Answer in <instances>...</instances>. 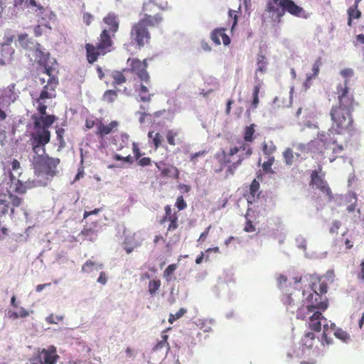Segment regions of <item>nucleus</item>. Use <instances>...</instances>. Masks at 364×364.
Returning <instances> with one entry per match:
<instances>
[{
  "label": "nucleus",
  "instance_id": "0eeeda50",
  "mask_svg": "<svg viewBox=\"0 0 364 364\" xmlns=\"http://www.w3.org/2000/svg\"><path fill=\"white\" fill-rule=\"evenodd\" d=\"M250 145L243 141L237 142V145L230 149L228 153L224 150L216 154V159L222 164H230L228 172L232 175L235 169L241 164L242 161L252 154Z\"/></svg>",
  "mask_w": 364,
  "mask_h": 364
},
{
  "label": "nucleus",
  "instance_id": "052dcab7",
  "mask_svg": "<svg viewBox=\"0 0 364 364\" xmlns=\"http://www.w3.org/2000/svg\"><path fill=\"white\" fill-rule=\"evenodd\" d=\"M221 38L223 40V43L225 46H228L230 43V39L229 36L225 33V30L223 28V33H221Z\"/></svg>",
  "mask_w": 364,
  "mask_h": 364
},
{
  "label": "nucleus",
  "instance_id": "338daca9",
  "mask_svg": "<svg viewBox=\"0 0 364 364\" xmlns=\"http://www.w3.org/2000/svg\"><path fill=\"white\" fill-rule=\"evenodd\" d=\"M19 317L25 318L29 315L28 311L23 307H20L18 311Z\"/></svg>",
  "mask_w": 364,
  "mask_h": 364
},
{
  "label": "nucleus",
  "instance_id": "0e129e2a",
  "mask_svg": "<svg viewBox=\"0 0 364 364\" xmlns=\"http://www.w3.org/2000/svg\"><path fill=\"white\" fill-rule=\"evenodd\" d=\"M314 79V77H312V75H306V81L304 82V89L305 90H307L310 87L311 83V80Z\"/></svg>",
  "mask_w": 364,
  "mask_h": 364
},
{
  "label": "nucleus",
  "instance_id": "6e6d98bb",
  "mask_svg": "<svg viewBox=\"0 0 364 364\" xmlns=\"http://www.w3.org/2000/svg\"><path fill=\"white\" fill-rule=\"evenodd\" d=\"M210 229V226H208L206 230L202 232L200 235V237L199 239L198 240V242H203L205 240V239L207 238L208 235V233H209V230Z\"/></svg>",
  "mask_w": 364,
  "mask_h": 364
},
{
  "label": "nucleus",
  "instance_id": "412c9836",
  "mask_svg": "<svg viewBox=\"0 0 364 364\" xmlns=\"http://www.w3.org/2000/svg\"><path fill=\"white\" fill-rule=\"evenodd\" d=\"M167 3L158 4L157 0H148L144 3L142 13L151 14L156 11V9L164 10L166 7Z\"/></svg>",
  "mask_w": 364,
  "mask_h": 364
},
{
  "label": "nucleus",
  "instance_id": "774afa93",
  "mask_svg": "<svg viewBox=\"0 0 364 364\" xmlns=\"http://www.w3.org/2000/svg\"><path fill=\"white\" fill-rule=\"evenodd\" d=\"M358 277L364 280V260L360 264V272L358 273Z\"/></svg>",
  "mask_w": 364,
  "mask_h": 364
},
{
  "label": "nucleus",
  "instance_id": "09e8293b",
  "mask_svg": "<svg viewBox=\"0 0 364 364\" xmlns=\"http://www.w3.org/2000/svg\"><path fill=\"white\" fill-rule=\"evenodd\" d=\"M165 210H166V217H169V220H171V224L169 226V229H171L172 228H176V218L172 219V217L171 216V208L169 206H166Z\"/></svg>",
  "mask_w": 364,
  "mask_h": 364
},
{
  "label": "nucleus",
  "instance_id": "3c124183",
  "mask_svg": "<svg viewBox=\"0 0 364 364\" xmlns=\"http://www.w3.org/2000/svg\"><path fill=\"white\" fill-rule=\"evenodd\" d=\"M259 183L256 180H254L250 188V193L254 196L257 193Z\"/></svg>",
  "mask_w": 364,
  "mask_h": 364
},
{
  "label": "nucleus",
  "instance_id": "e2e57ef3",
  "mask_svg": "<svg viewBox=\"0 0 364 364\" xmlns=\"http://www.w3.org/2000/svg\"><path fill=\"white\" fill-rule=\"evenodd\" d=\"M125 353H126V356L127 358H134L135 355H136V352L134 350H133L132 348H127L126 350H125Z\"/></svg>",
  "mask_w": 364,
  "mask_h": 364
},
{
  "label": "nucleus",
  "instance_id": "f8f14e48",
  "mask_svg": "<svg viewBox=\"0 0 364 364\" xmlns=\"http://www.w3.org/2000/svg\"><path fill=\"white\" fill-rule=\"evenodd\" d=\"M127 63L130 65V70L132 73H135L141 82L146 84L149 83V75L146 71L147 63L146 60L143 61L139 59H130L127 60Z\"/></svg>",
  "mask_w": 364,
  "mask_h": 364
},
{
  "label": "nucleus",
  "instance_id": "603ef678",
  "mask_svg": "<svg viewBox=\"0 0 364 364\" xmlns=\"http://www.w3.org/2000/svg\"><path fill=\"white\" fill-rule=\"evenodd\" d=\"M176 206L180 210H183L186 207V203L183 199L182 196L178 198L176 201Z\"/></svg>",
  "mask_w": 364,
  "mask_h": 364
},
{
  "label": "nucleus",
  "instance_id": "a878e982",
  "mask_svg": "<svg viewBox=\"0 0 364 364\" xmlns=\"http://www.w3.org/2000/svg\"><path fill=\"white\" fill-rule=\"evenodd\" d=\"M14 53V50L9 45H3L1 49V59L0 63L5 65L9 63Z\"/></svg>",
  "mask_w": 364,
  "mask_h": 364
},
{
  "label": "nucleus",
  "instance_id": "b1692460",
  "mask_svg": "<svg viewBox=\"0 0 364 364\" xmlns=\"http://www.w3.org/2000/svg\"><path fill=\"white\" fill-rule=\"evenodd\" d=\"M16 45L28 50L29 51L34 48L36 43L31 41L27 34H20L16 41Z\"/></svg>",
  "mask_w": 364,
  "mask_h": 364
},
{
  "label": "nucleus",
  "instance_id": "f03ea898",
  "mask_svg": "<svg viewBox=\"0 0 364 364\" xmlns=\"http://www.w3.org/2000/svg\"><path fill=\"white\" fill-rule=\"evenodd\" d=\"M48 76V83L43 87L40 95L35 100L33 105L38 111V114L33 115L34 131L32 133L33 149L37 156L33 157V164L36 170L46 171L48 174L55 173L56 164L60 163L57 158H50L45 155V145L50 141V134L48 128L54 122L55 117L46 115V100L52 99L55 96V87L58 80L53 76Z\"/></svg>",
  "mask_w": 364,
  "mask_h": 364
},
{
  "label": "nucleus",
  "instance_id": "c9c22d12",
  "mask_svg": "<svg viewBox=\"0 0 364 364\" xmlns=\"http://www.w3.org/2000/svg\"><path fill=\"white\" fill-rule=\"evenodd\" d=\"M274 156L267 157V161L264 162L262 164V169L267 173H274V171L272 168V166L274 164Z\"/></svg>",
  "mask_w": 364,
  "mask_h": 364
},
{
  "label": "nucleus",
  "instance_id": "69168bd1",
  "mask_svg": "<svg viewBox=\"0 0 364 364\" xmlns=\"http://www.w3.org/2000/svg\"><path fill=\"white\" fill-rule=\"evenodd\" d=\"M186 312V310L185 309L181 308L179 311H178L175 314H173V320H177L180 318L181 316L184 315V314Z\"/></svg>",
  "mask_w": 364,
  "mask_h": 364
},
{
  "label": "nucleus",
  "instance_id": "39448f33",
  "mask_svg": "<svg viewBox=\"0 0 364 364\" xmlns=\"http://www.w3.org/2000/svg\"><path fill=\"white\" fill-rule=\"evenodd\" d=\"M336 140L330 138V141H328V136L325 132H318V139L312 140L308 144L302 143H293L292 149L296 150L295 152L301 154V156L306 158V154L309 151L324 153L327 150H332V154L334 155L333 157L328 156L330 162L335 161L336 157L341 156L344 150V147L341 144H336ZM328 156V153H326Z\"/></svg>",
  "mask_w": 364,
  "mask_h": 364
},
{
  "label": "nucleus",
  "instance_id": "de8ad7c7",
  "mask_svg": "<svg viewBox=\"0 0 364 364\" xmlns=\"http://www.w3.org/2000/svg\"><path fill=\"white\" fill-rule=\"evenodd\" d=\"M63 319V316H54L53 314H50V316L46 318V321L48 323H58L59 321Z\"/></svg>",
  "mask_w": 364,
  "mask_h": 364
},
{
  "label": "nucleus",
  "instance_id": "49530a36",
  "mask_svg": "<svg viewBox=\"0 0 364 364\" xmlns=\"http://www.w3.org/2000/svg\"><path fill=\"white\" fill-rule=\"evenodd\" d=\"M321 65V59L318 58L315 61V63L313 65L312 73L310 74L311 75H312V77L315 78L318 75Z\"/></svg>",
  "mask_w": 364,
  "mask_h": 364
},
{
  "label": "nucleus",
  "instance_id": "8fccbe9b",
  "mask_svg": "<svg viewBox=\"0 0 364 364\" xmlns=\"http://www.w3.org/2000/svg\"><path fill=\"white\" fill-rule=\"evenodd\" d=\"M150 271L153 272L152 273H150V272H144L141 276V281H144L146 279H149V281L152 279H154L155 277H154V274L155 273V269H150Z\"/></svg>",
  "mask_w": 364,
  "mask_h": 364
},
{
  "label": "nucleus",
  "instance_id": "a19ab883",
  "mask_svg": "<svg viewBox=\"0 0 364 364\" xmlns=\"http://www.w3.org/2000/svg\"><path fill=\"white\" fill-rule=\"evenodd\" d=\"M221 33H223V28H217L212 31L210 34L211 40L216 44H220Z\"/></svg>",
  "mask_w": 364,
  "mask_h": 364
},
{
  "label": "nucleus",
  "instance_id": "37998d69",
  "mask_svg": "<svg viewBox=\"0 0 364 364\" xmlns=\"http://www.w3.org/2000/svg\"><path fill=\"white\" fill-rule=\"evenodd\" d=\"M296 245L298 248H300L303 250L304 251H306V240L304 238V236L299 235L296 237L295 238Z\"/></svg>",
  "mask_w": 364,
  "mask_h": 364
},
{
  "label": "nucleus",
  "instance_id": "13d9d810",
  "mask_svg": "<svg viewBox=\"0 0 364 364\" xmlns=\"http://www.w3.org/2000/svg\"><path fill=\"white\" fill-rule=\"evenodd\" d=\"M114 159L117 161H123L127 163H132V157L131 156H127L126 157H123L119 154H116L114 156Z\"/></svg>",
  "mask_w": 364,
  "mask_h": 364
},
{
  "label": "nucleus",
  "instance_id": "4be33fe9",
  "mask_svg": "<svg viewBox=\"0 0 364 364\" xmlns=\"http://www.w3.org/2000/svg\"><path fill=\"white\" fill-rule=\"evenodd\" d=\"M96 125L97 129L96 134L102 137L109 134L113 129L116 128L118 125V123L116 121H112L109 124L105 125L101 122H100Z\"/></svg>",
  "mask_w": 364,
  "mask_h": 364
},
{
  "label": "nucleus",
  "instance_id": "5701e85b",
  "mask_svg": "<svg viewBox=\"0 0 364 364\" xmlns=\"http://www.w3.org/2000/svg\"><path fill=\"white\" fill-rule=\"evenodd\" d=\"M103 268V265L101 263L88 259L82 267V272L87 274H92L95 272H97Z\"/></svg>",
  "mask_w": 364,
  "mask_h": 364
},
{
  "label": "nucleus",
  "instance_id": "f257e3e1",
  "mask_svg": "<svg viewBox=\"0 0 364 364\" xmlns=\"http://www.w3.org/2000/svg\"><path fill=\"white\" fill-rule=\"evenodd\" d=\"M304 279L296 276L287 279L284 275L277 278L278 286L283 291L282 301L287 310L291 314H296L299 319H309V326L315 331H320L321 324L323 326V336L326 338L328 331L327 319L321 311L328 308V299L326 296L327 285L319 284V293L315 288L309 286L302 291Z\"/></svg>",
  "mask_w": 364,
  "mask_h": 364
},
{
  "label": "nucleus",
  "instance_id": "2eb2a0df",
  "mask_svg": "<svg viewBox=\"0 0 364 364\" xmlns=\"http://www.w3.org/2000/svg\"><path fill=\"white\" fill-rule=\"evenodd\" d=\"M279 6L282 8V12L283 14L284 11H287L291 14L298 17L307 18L309 16V14L306 13L303 8L295 4L291 0H280Z\"/></svg>",
  "mask_w": 364,
  "mask_h": 364
},
{
  "label": "nucleus",
  "instance_id": "680f3d73",
  "mask_svg": "<svg viewBox=\"0 0 364 364\" xmlns=\"http://www.w3.org/2000/svg\"><path fill=\"white\" fill-rule=\"evenodd\" d=\"M210 252L219 253L220 252V250H219V248L218 247H213V248H208L205 251V259L206 260L209 259V254Z\"/></svg>",
  "mask_w": 364,
  "mask_h": 364
},
{
  "label": "nucleus",
  "instance_id": "f704fd0d",
  "mask_svg": "<svg viewBox=\"0 0 364 364\" xmlns=\"http://www.w3.org/2000/svg\"><path fill=\"white\" fill-rule=\"evenodd\" d=\"M255 133L254 124L247 127L244 134V141L245 143L251 142L253 140V134Z\"/></svg>",
  "mask_w": 364,
  "mask_h": 364
},
{
  "label": "nucleus",
  "instance_id": "393cba45",
  "mask_svg": "<svg viewBox=\"0 0 364 364\" xmlns=\"http://www.w3.org/2000/svg\"><path fill=\"white\" fill-rule=\"evenodd\" d=\"M136 92L138 93L139 100L144 102H149L153 96V94L149 92L148 87L143 83H141L139 87L136 88Z\"/></svg>",
  "mask_w": 364,
  "mask_h": 364
},
{
  "label": "nucleus",
  "instance_id": "4d7b16f0",
  "mask_svg": "<svg viewBox=\"0 0 364 364\" xmlns=\"http://www.w3.org/2000/svg\"><path fill=\"white\" fill-rule=\"evenodd\" d=\"M340 226H341V222L340 221H338V220L333 221V223H332V226L330 228V232L331 233L336 232L337 230L340 228Z\"/></svg>",
  "mask_w": 364,
  "mask_h": 364
},
{
  "label": "nucleus",
  "instance_id": "c85d7f7f",
  "mask_svg": "<svg viewBox=\"0 0 364 364\" xmlns=\"http://www.w3.org/2000/svg\"><path fill=\"white\" fill-rule=\"evenodd\" d=\"M148 107V105H141L139 110L136 113L140 115L139 121L141 124H144L146 119L151 120L150 114L147 112Z\"/></svg>",
  "mask_w": 364,
  "mask_h": 364
},
{
  "label": "nucleus",
  "instance_id": "7c9ffc66",
  "mask_svg": "<svg viewBox=\"0 0 364 364\" xmlns=\"http://www.w3.org/2000/svg\"><path fill=\"white\" fill-rule=\"evenodd\" d=\"M341 75L345 79L344 85H339L338 86H342L343 87H348V80L350 79L353 75L354 72L351 68H345L341 70Z\"/></svg>",
  "mask_w": 364,
  "mask_h": 364
},
{
  "label": "nucleus",
  "instance_id": "6e6552de",
  "mask_svg": "<svg viewBox=\"0 0 364 364\" xmlns=\"http://www.w3.org/2000/svg\"><path fill=\"white\" fill-rule=\"evenodd\" d=\"M140 16L141 18L137 23L132 26L130 35L132 43H136L139 48H141L148 43L150 38L147 26H158L162 21L163 18L159 14L152 16L150 14L144 13L141 14Z\"/></svg>",
  "mask_w": 364,
  "mask_h": 364
},
{
  "label": "nucleus",
  "instance_id": "dca6fc26",
  "mask_svg": "<svg viewBox=\"0 0 364 364\" xmlns=\"http://www.w3.org/2000/svg\"><path fill=\"white\" fill-rule=\"evenodd\" d=\"M328 331H327V336L326 338L323 336V333H322L321 340L322 342L325 341V342L328 345L331 343L332 338L328 337V335L331 334V333L334 331L333 335L338 338V339L343 341L345 343L348 342L350 340V336L344 331H343L341 328H338L335 330L336 325L333 323H331V321H328ZM323 329V333H324L323 326L321 324V330Z\"/></svg>",
  "mask_w": 364,
  "mask_h": 364
},
{
  "label": "nucleus",
  "instance_id": "473e14b6",
  "mask_svg": "<svg viewBox=\"0 0 364 364\" xmlns=\"http://www.w3.org/2000/svg\"><path fill=\"white\" fill-rule=\"evenodd\" d=\"M276 151V146L274 144L272 141L264 142L262 144V151L264 155H267V157L271 156Z\"/></svg>",
  "mask_w": 364,
  "mask_h": 364
},
{
  "label": "nucleus",
  "instance_id": "864d4df0",
  "mask_svg": "<svg viewBox=\"0 0 364 364\" xmlns=\"http://www.w3.org/2000/svg\"><path fill=\"white\" fill-rule=\"evenodd\" d=\"M97 281L98 283L105 285L107 282V277L105 272H101Z\"/></svg>",
  "mask_w": 364,
  "mask_h": 364
},
{
  "label": "nucleus",
  "instance_id": "6ab92c4d",
  "mask_svg": "<svg viewBox=\"0 0 364 364\" xmlns=\"http://www.w3.org/2000/svg\"><path fill=\"white\" fill-rule=\"evenodd\" d=\"M283 157L286 165L289 166L305 159V157L301 156V154L299 152L294 153L293 149L291 148H287L284 150L283 152Z\"/></svg>",
  "mask_w": 364,
  "mask_h": 364
},
{
  "label": "nucleus",
  "instance_id": "cd10ccee",
  "mask_svg": "<svg viewBox=\"0 0 364 364\" xmlns=\"http://www.w3.org/2000/svg\"><path fill=\"white\" fill-rule=\"evenodd\" d=\"M80 234L84 239L91 242L95 241L97 237V231L92 228H84Z\"/></svg>",
  "mask_w": 364,
  "mask_h": 364
},
{
  "label": "nucleus",
  "instance_id": "c03bdc74",
  "mask_svg": "<svg viewBox=\"0 0 364 364\" xmlns=\"http://www.w3.org/2000/svg\"><path fill=\"white\" fill-rule=\"evenodd\" d=\"M178 134L177 129H171L168 131L166 138L169 144L175 145V137Z\"/></svg>",
  "mask_w": 364,
  "mask_h": 364
},
{
  "label": "nucleus",
  "instance_id": "7ed1b4c3",
  "mask_svg": "<svg viewBox=\"0 0 364 364\" xmlns=\"http://www.w3.org/2000/svg\"><path fill=\"white\" fill-rule=\"evenodd\" d=\"M31 139L33 140L32 138ZM32 144L33 145V142ZM33 150L32 164L37 178L32 181H28L26 182V185H23L21 181L18 178L21 174L19 162L14 159L8 165L9 174H4V177L0 183V211L2 214L8 212L9 204H12L13 206H18L21 204V199L14 196V193H23L26 188L46 186L50 178L58 173L57 166L59 163L56 164L53 174H48L46 171L36 170L33 164V157L37 156V154L33 149Z\"/></svg>",
  "mask_w": 364,
  "mask_h": 364
},
{
  "label": "nucleus",
  "instance_id": "bb28decb",
  "mask_svg": "<svg viewBox=\"0 0 364 364\" xmlns=\"http://www.w3.org/2000/svg\"><path fill=\"white\" fill-rule=\"evenodd\" d=\"M159 170L161 171V175L164 177L174 178L178 177V170L177 168L173 166H169L165 168H162L160 164H156Z\"/></svg>",
  "mask_w": 364,
  "mask_h": 364
},
{
  "label": "nucleus",
  "instance_id": "ea45409f",
  "mask_svg": "<svg viewBox=\"0 0 364 364\" xmlns=\"http://www.w3.org/2000/svg\"><path fill=\"white\" fill-rule=\"evenodd\" d=\"M112 77L114 79L113 83L114 85H121L126 82V77L124 75L118 71H115L112 73Z\"/></svg>",
  "mask_w": 364,
  "mask_h": 364
},
{
  "label": "nucleus",
  "instance_id": "4468645a",
  "mask_svg": "<svg viewBox=\"0 0 364 364\" xmlns=\"http://www.w3.org/2000/svg\"><path fill=\"white\" fill-rule=\"evenodd\" d=\"M342 203L346 206V210L349 213H355L353 216V220L357 223L360 220V208L355 209L358 203V198L356 194L353 192H348L346 195L341 196Z\"/></svg>",
  "mask_w": 364,
  "mask_h": 364
},
{
  "label": "nucleus",
  "instance_id": "a211bd4d",
  "mask_svg": "<svg viewBox=\"0 0 364 364\" xmlns=\"http://www.w3.org/2000/svg\"><path fill=\"white\" fill-rule=\"evenodd\" d=\"M142 240L140 232L134 233L132 235H126L124 244L127 253H131L135 247L141 245Z\"/></svg>",
  "mask_w": 364,
  "mask_h": 364
},
{
  "label": "nucleus",
  "instance_id": "72a5a7b5",
  "mask_svg": "<svg viewBox=\"0 0 364 364\" xmlns=\"http://www.w3.org/2000/svg\"><path fill=\"white\" fill-rule=\"evenodd\" d=\"M257 68L256 71V75H257V72L264 73L266 70V66L267 64V59L265 56L262 54H259L257 57Z\"/></svg>",
  "mask_w": 364,
  "mask_h": 364
},
{
  "label": "nucleus",
  "instance_id": "423d86ee",
  "mask_svg": "<svg viewBox=\"0 0 364 364\" xmlns=\"http://www.w3.org/2000/svg\"><path fill=\"white\" fill-rule=\"evenodd\" d=\"M104 22L109 26V28H105L102 31L97 46L86 45L87 60L91 63L96 61L99 55H103L111 51L112 41L110 33L114 36L119 28V22L113 14H109L105 17Z\"/></svg>",
  "mask_w": 364,
  "mask_h": 364
},
{
  "label": "nucleus",
  "instance_id": "bf43d9fd",
  "mask_svg": "<svg viewBox=\"0 0 364 364\" xmlns=\"http://www.w3.org/2000/svg\"><path fill=\"white\" fill-rule=\"evenodd\" d=\"M93 19L92 15H91L89 13H85L83 15V21L85 23H86L87 26L90 24Z\"/></svg>",
  "mask_w": 364,
  "mask_h": 364
},
{
  "label": "nucleus",
  "instance_id": "5fc2aeb1",
  "mask_svg": "<svg viewBox=\"0 0 364 364\" xmlns=\"http://www.w3.org/2000/svg\"><path fill=\"white\" fill-rule=\"evenodd\" d=\"M305 128L316 129L318 128V126L316 123L314 122L306 121L304 123V127L302 129L304 130Z\"/></svg>",
  "mask_w": 364,
  "mask_h": 364
},
{
  "label": "nucleus",
  "instance_id": "9b49d317",
  "mask_svg": "<svg viewBox=\"0 0 364 364\" xmlns=\"http://www.w3.org/2000/svg\"><path fill=\"white\" fill-rule=\"evenodd\" d=\"M33 60L44 66L47 75H51L53 70L52 67L48 65L49 53L45 51V49L39 43H36L34 48L29 51L28 54Z\"/></svg>",
  "mask_w": 364,
  "mask_h": 364
},
{
  "label": "nucleus",
  "instance_id": "c756f323",
  "mask_svg": "<svg viewBox=\"0 0 364 364\" xmlns=\"http://www.w3.org/2000/svg\"><path fill=\"white\" fill-rule=\"evenodd\" d=\"M161 281L159 279L154 278L151 279L148 284L149 293L154 296L156 294L161 287Z\"/></svg>",
  "mask_w": 364,
  "mask_h": 364
},
{
  "label": "nucleus",
  "instance_id": "e433bc0d",
  "mask_svg": "<svg viewBox=\"0 0 364 364\" xmlns=\"http://www.w3.org/2000/svg\"><path fill=\"white\" fill-rule=\"evenodd\" d=\"M357 8L358 7H355V6H354L353 7H350L348 11L349 16L348 23L349 26L351 25L352 18H358L360 16V12L359 10H358Z\"/></svg>",
  "mask_w": 364,
  "mask_h": 364
},
{
  "label": "nucleus",
  "instance_id": "1a4fd4ad",
  "mask_svg": "<svg viewBox=\"0 0 364 364\" xmlns=\"http://www.w3.org/2000/svg\"><path fill=\"white\" fill-rule=\"evenodd\" d=\"M28 2L30 5L37 6L36 14L39 19L38 24L34 28V33L36 36H40L47 31L51 30L49 22L54 17V14L49 9L44 8L38 1L30 0Z\"/></svg>",
  "mask_w": 364,
  "mask_h": 364
},
{
  "label": "nucleus",
  "instance_id": "f3484780",
  "mask_svg": "<svg viewBox=\"0 0 364 364\" xmlns=\"http://www.w3.org/2000/svg\"><path fill=\"white\" fill-rule=\"evenodd\" d=\"M311 183L314 186L320 189L323 193L326 194L328 197V200H331L333 198L331 191L326 182L323 179L322 176H320L316 171H314L311 173Z\"/></svg>",
  "mask_w": 364,
  "mask_h": 364
},
{
  "label": "nucleus",
  "instance_id": "20e7f679",
  "mask_svg": "<svg viewBox=\"0 0 364 364\" xmlns=\"http://www.w3.org/2000/svg\"><path fill=\"white\" fill-rule=\"evenodd\" d=\"M337 94L339 106L333 107L331 111L333 126L328 133H325L328 136V141H330V138L337 141L334 136L335 134H341L343 131L347 130L353 123L350 112L353 109V99L349 95V90L347 87L338 86Z\"/></svg>",
  "mask_w": 364,
  "mask_h": 364
},
{
  "label": "nucleus",
  "instance_id": "4c0bfd02",
  "mask_svg": "<svg viewBox=\"0 0 364 364\" xmlns=\"http://www.w3.org/2000/svg\"><path fill=\"white\" fill-rule=\"evenodd\" d=\"M267 10L269 12L277 11V17H278V18L280 17L283 14V13L282 12V8L279 6V3L278 4L277 2V4H274V1L269 2L267 4Z\"/></svg>",
  "mask_w": 364,
  "mask_h": 364
},
{
  "label": "nucleus",
  "instance_id": "9d476101",
  "mask_svg": "<svg viewBox=\"0 0 364 364\" xmlns=\"http://www.w3.org/2000/svg\"><path fill=\"white\" fill-rule=\"evenodd\" d=\"M59 358L56 347L53 345L46 348H39L34 353V360L38 362V364H56Z\"/></svg>",
  "mask_w": 364,
  "mask_h": 364
},
{
  "label": "nucleus",
  "instance_id": "58836bf2",
  "mask_svg": "<svg viewBox=\"0 0 364 364\" xmlns=\"http://www.w3.org/2000/svg\"><path fill=\"white\" fill-rule=\"evenodd\" d=\"M117 91L109 90L105 92L103 95V99L105 101L107 102H112L117 99Z\"/></svg>",
  "mask_w": 364,
  "mask_h": 364
},
{
  "label": "nucleus",
  "instance_id": "aec40b11",
  "mask_svg": "<svg viewBox=\"0 0 364 364\" xmlns=\"http://www.w3.org/2000/svg\"><path fill=\"white\" fill-rule=\"evenodd\" d=\"M168 336L166 334L165 331H163L161 336V340L152 348V353L159 352L162 355L166 356L170 350V346L167 342Z\"/></svg>",
  "mask_w": 364,
  "mask_h": 364
},
{
  "label": "nucleus",
  "instance_id": "a18cd8bd",
  "mask_svg": "<svg viewBox=\"0 0 364 364\" xmlns=\"http://www.w3.org/2000/svg\"><path fill=\"white\" fill-rule=\"evenodd\" d=\"M176 269V265L173 264L168 265L165 271L164 272V277L166 279L167 281L171 279V277Z\"/></svg>",
  "mask_w": 364,
  "mask_h": 364
},
{
  "label": "nucleus",
  "instance_id": "2f4dec72",
  "mask_svg": "<svg viewBox=\"0 0 364 364\" xmlns=\"http://www.w3.org/2000/svg\"><path fill=\"white\" fill-rule=\"evenodd\" d=\"M148 136L149 139L152 141L156 149L161 145L163 137L159 132L154 133L153 131H149Z\"/></svg>",
  "mask_w": 364,
  "mask_h": 364
},
{
  "label": "nucleus",
  "instance_id": "ddd939ff",
  "mask_svg": "<svg viewBox=\"0 0 364 364\" xmlns=\"http://www.w3.org/2000/svg\"><path fill=\"white\" fill-rule=\"evenodd\" d=\"M20 91L15 84H11L1 91L0 104L3 107L14 103L19 97Z\"/></svg>",
  "mask_w": 364,
  "mask_h": 364
},
{
  "label": "nucleus",
  "instance_id": "79ce46f5",
  "mask_svg": "<svg viewBox=\"0 0 364 364\" xmlns=\"http://www.w3.org/2000/svg\"><path fill=\"white\" fill-rule=\"evenodd\" d=\"M314 333L311 332H308L305 334L304 337L302 338L301 342L302 344L307 348H310L313 345V339H314Z\"/></svg>",
  "mask_w": 364,
  "mask_h": 364
}]
</instances>
